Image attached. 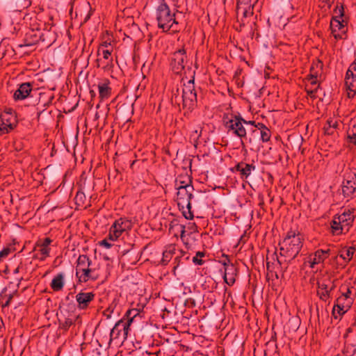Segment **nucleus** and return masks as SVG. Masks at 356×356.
I'll use <instances>...</instances> for the list:
<instances>
[{"label":"nucleus","mask_w":356,"mask_h":356,"mask_svg":"<svg viewBox=\"0 0 356 356\" xmlns=\"http://www.w3.org/2000/svg\"><path fill=\"white\" fill-rule=\"evenodd\" d=\"M178 184L179 185H185L186 184L184 183V181H178Z\"/></svg>","instance_id":"052dcab7"},{"label":"nucleus","mask_w":356,"mask_h":356,"mask_svg":"<svg viewBox=\"0 0 356 356\" xmlns=\"http://www.w3.org/2000/svg\"><path fill=\"white\" fill-rule=\"evenodd\" d=\"M323 130H324L325 134H326V135H333L334 134V130L333 127H332V124L329 120L327 121L326 124L324 126Z\"/></svg>","instance_id":"a19ab883"},{"label":"nucleus","mask_w":356,"mask_h":356,"mask_svg":"<svg viewBox=\"0 0 356 356\" xmlns=\"http://www.w3.org/2000/svg\"><path fill=\"white\" fill-rule=\"evenodd\" d=\"M253 8H254L236 6V14L237 15H238L239 14H242L243 17L244 18H246L253 15Z\"/></svg>","instance_id":"c756f323"},{"label":"nucleus","mask_w":356,"mask_h":356,"mask_svg":"<svg viewBox=\"0 0 356 356\" xmlns=\"http://www.w3.org/2000/svg\"><path fill=\"white\" fill-rule=\"evenodd\" d=\"M131 324V320H129L128 322H125L124 319L118 321L111 331L110 341H111L112 340L118 339L121 332L123 334L124 339H126L129 334Z\"/></svg>","instance_id":"f8f14e48"},{"label":"nucleus","mask_w":356,"mask_h":356,"mask_svg":"<svg viewBox=\"0 0 356 356\" xmlns=\"http://www.w3.org/2000/svg\"><path fill=\"white\" fill-rule=\"evenodd\" d=\"M330 120V123L332 124V127H333L334 130L335 131L337 129L338 126H339L338 122L337 121L333 120Z\"/></svg>","instance_id":"8fccbe9b"},{"label":"nucleus","mask_w":356,"mask_h":356,"mask_svg":"<svg viewBox=\"0 0 356 356\" xmlns=\"http://www.w3.org/2000/svg\"><path fill=\"white\" fill-rule=\"evenodd\" d=\"M256 124L257 123L255 122V121H253V120L252 121V120L247 121L246 120V123H244V126L248 125V124H251L255 127Z\"/></svg>","instance_id":"864d4df0"},{"label":"nucleus","mask_w":356,"mask_h":356,"mask_svg":"<svg viewBox=\"0 0 356 356\" xmlns=\"http://www.w3.org/2000/svg\"><path fill=\"white\" fill-rule=\"evenodd\" d=\"M101 245H104L106 248H110L111 247V244L109 243L106 239L101 241Z\"/></svg>","instance_id":"09e8293b"},{"label":"nucleus","mask_w":356,"mask_h":356,"mask_svg":"<svg viewBox=\"0 0 356 356\" xmlns=\"http://www.w3.org/2000/svg\"><path fill=\"white\" fill-rule=\"evenodd\" d=\"M252 132H253V133H258V131H257V129H254V130L252 131Z\"/></svg>","instance_id":"680f3d73"},{"label":"nucleus","mask_w":356,"mask_h":356,"mask_svg":"<svg viewBox=\"0 0 356 356\" xmlns=\"http://www.w3.org/2000/svg\"><path fill=\"white\" fill-rule=\"evenodd\" d=\"M341 296H350V294L352 293L351 289L346 286H342L341 288Z\"/></svg>","instance_id":"c03bdc74"},{"label":"nucleus","mask_w":356,"mask_h":356,"mask_svg":"<svg viewBox=\"0 0 356 356\" xmlns=\"http://www.w3.org/2000/svg\"><path fill=\"white\" fill-rule=\"evenodd\" d=\"M304 241L303 235L298 230L291 229L279 243L280 257L276 256V258L277 264L284 272L300 252Z\"/></svg>","instance_id":"f257e3e1"},{"label":"nucleus","mask_w":356,"mask_h":356,"mask_svg":"<svg viewBox=\"0 0 356 356\" xmlns=\"http://www.w3.org/2000/svg\"><path fill=\"white\" fill-rule=\"evenodd\" d=\"M356 353V348L352 345L347 343L343 348V353L346 356H353Z\"/></svg>","instance_id":"f704fd0d"},{"label":"nucleus","mask_w":356,"mask_h":356,"mask_svg":"<svg viewBox=\"0 0 356 356\" xmlns=\"http://www.w3.org/2000/svg\"><path fill=\"white\" fill-rule=\"evenodd\" d=\"M92 266V261L86 254H81L76 260V275H78L81 271H83L88 267Z\"/></svg>","instance_id":"5701e85b"},{"label":"nucleus","mask_w":356,"mask_h":356,"mask_svg":"<svg viewBox=\"0 0 356 356\" xmlns=\"http://www.w3.org/2000/svg\"><path fill=\"white\" fill-rule=\"evenodd\" d=\"M185 254H186V252L181 250H179V254L175 257L174 261H173V265H174L173 272H174V273H175V270L180 265V264L181 262V259L183 258V257Z\"/></svg>","instance_id":"2f4dec72"},{"label":"nucleus","mask_w":356,"mask_h":356,"mask_svg":"<svg viewBox=\"0 0 356 356\" xmlns=\"http://www.w3.org/2000/svg\"><path fill=\"white\" fill-rule=\"evenodd\" d=\"M10 252V248H3L1 251H0V259L6 257L9 253Z\"/></svg>","instance_id":"a18cd8bd"},{"label":"nucleus","mask_w":356,"mask_h":356,"mask_svg":"<svg viewBox=\"0 0 356 356\" xmlns=\"http://www.w3.org/2000/svg\"><path fill=\"white\" fill-rule=\"evenodd\" d=\"M175 187L177 190V201L180 210H182L183 216L188 220H192L194 217L191 211V200L193 197V186L191 184L179 185L178 181L175 182Z\"/></svg>","instance_id":"20e7f679"},{"label":"nucleus","mask_w":356,"mask_h":356,"mask_svg":"<svg viewBox=\"0 0 356 356\" xmlns=\"http://www.w3.org/2000/svg\"><path fill=\"white\" fill-rule=\"evenodd\" d=\"M338 222L343 228V233L348 232L351 223L353 221V216L350 213H343L337 216Z\"/></svg>","instance_id":"b1692460"},{"label":"nucleus","mask_w":356,"mask_h":356,"mask_svg":"<svg viewBox=\"0 0 356 356\" xmlns=\"http://www.w3.org/2000/svg\"><path fill=\"white\" fill-rule=\"evenodd\" d=\"M158 27L163 32L172 30L173 32L178 31V22L175 18V12L171 11L169 6L165 0H161L156 10Z\"/></svg>","instance_id":"7ed1b4c3"},{"label":"nucleus","mask_w":356,"mask_h":356,"mask_svg":"<svg viewBox=\"0 0 356 356\" xmlns=\"http://www.w3.org/2000/svg\"><path fill=\"white\" fill-rule=\"evenodd\" d=\"M222 122L227 134L241 140L242 147H244L248 142L252 143L251 138L248 139L246 129L244 127L246 120L240 113H224Z\"/></svg>","instance_id":"f03ea898"},{"label":"nucleus","mask_w":356,"mask_h":356,"mask_svg":"<svg viewBox=\"0 0 356 356\" xmlns=\"http://www.w3.org/2000/svg\"><path fill=\"white\" fill-rule=\"evenodd\" d=\"M256 169V166L251 163H247L243 161H241L235 165L231 170L233 172H239L241 179H246L251 175L252 172Z\"/></svg>","instance_id":"a211bd4d"},{"label":"nucleus","mask_w":356,"mask_h":356,"mask_svg":"<svg viewBox=\"0 0 356 356\" xmlns=\"http://www.w3.org/2000/svg\"><path fill=\"white\" fill-rule=\"evenodd\" d=\"M104 259L108 260V257H105Z\"/></svg>","instance_id":"0e129e2a"},{"label":"nucleus","mask_w":356,"mask_h":356,"mask_svg":"<svg viewBox=\"0 0 356 356\" xmlns=\"http://www.w3.org/2000/svg\"><path fill=\"white\" fill-rule=\"evenodd\" d=\"M318 288L317 294L320 299L325 302L327 301L330 297V293L332 290L333 287H329V286L323 281L318 282Z\"/></svg>","instance_id":"393cba45"},{"label":"nucleus","mask_w":356,"mask_h":356,"mask_svg":"<svg viewBox=\"0 0 356 356\" xmlns=\"http://www.w3.org/2000/svg\"><path fill=\"white\" fill-rule=\"evenodd\" d=\"M355 250V247H349L343 249L341 252L340 257H342L343 260L349 261L353 258Z\"/></svg>","instance_id":"c85d7f7f"},{"label":"nucleus","mask_w":356,"mask_h":356,"mask_svg":"<svg viewBox=\"0 0 356 356\" xmlns=\"http://www.w3.org/2000/svg\"><path fill=\"white\" fill-rule=\"evenodd\" d=\"M260 135H261V140H262V142L266 143V142L269 141L270 139L271 132H270V129H268L265 131H260Z\"/></svg>","instance_id":"58836bf2"},{"label":"nucleus","mask_w":356,"mask_h":356,"mask_svg":"<svg viewBox=\"0 0 356 356\" xmlns=\"http://www.w3.org/2000/svg\"><path fill=\"white\" fill-rule=\"evenodd\" d=\"M257 0H238L236 6H241L245 8H254V6Z\"/></svg>","instance_id":"473e14b6"},{"label":"nucleus","mask_w":356,"mask_h":356,"mask_svg":"<svg viewBox=\"0 0 356 356\" xmlns=\"http://www.w3.org/2000/svg\"><path fill=\"white\" fill-rule=\"evenodd\" d=\"M176 253V248L175 245H170L165 248L163 252V257L161 264L163 266L167 265L172 259L173 255Z\"/></svg>","instance_id":"a878e982"},{"label":"nucleus","mask_w":356,"mask_h":356,"mask_svg":"<svg viewBox=\"0 0 356 356\" xmlns=\"http://www.w3.org/2000/svg\"><path fill=\"white\" fill-rule=\"evenodd\" d=\"M95 294L93 292L80 291L76 295L77 308L80 310L87 309L94 301Z\"/></svg>","instance_id":"f3484780"},{"label":"nucleus","mask_w":356,"mask_h":356,"mask_svg":"<svg viewBox=\"0 0 356 356\" xmlns=\"http://www.w3.org/2000/svg\"><path fill=\"white\" fill-rule=\"evenodd\" d=\"M170 1L174 3L175 6H176L175 10H176V12H177L178 11L177 8H178L179 6H177V3L178 2V0H170Z\"/></svg>","instance_id":"5fc2aeb1"},{"label":"nucleus","mask_w":356,"mask_h":356,"mask_svg":"<svg viewBox=\"0 0 356 356\" xmlns=\"http://www.w3.org/2000/svg\"><path fill=\"white\" fill-rule=\"evenodd\" d=\"M334 0H323V2L327 5L329 8L333 4Z\"/></svg>","instance_id":"3c124183"},{"label":"nucleus","mask_w":356,"mask_h":356,"mask_svg":"<svg viewBox=\"0 0 356 356\" xmlns=\"http://www.w3.org/2000/svg\"><path fill=\"white\" fill-rule=\"evenodd\" d=\"M345 84L349 91L348 97H353L356 93V77L346 74Z\"/></svg>","instance_id":"bb28decb"},{"label":"nucleus","mask_w":356,"mask_h":356,"mask_svg":"<svg viewBox=\"0 0 356 356\" xmlns=\"http://www.w3.org/2000/svg\"><path fill=\"white\" fill-rule=\"evenodd\" d=\"M266 268H267V270H270V264L269 261H267L266 263Z\"/></svg>","instance_id":"13d9d810"},{"label":"nucleus","mask_w":356,"mask_h":356,"mask_svg":"<svg viewBox=\"0 0 356 356\" xmlns=\"http://www.w3.org/2000/svg\"><path fill=\"white\" fill-rule=\"evenodd\" d=\"M33 88V83L26 82L20 84L13 95L15 100H24L31 95Z\"/></svg>","instance_id":"aec40b11"},{"label":"nucleus","mask_w":356,"mask_h":356,"mask_svg":"<svg viewBox=\"0 0 356 356\" xmlns=\"http://www.w3.org/2000/svg\"><path fill=\"white\" fill-rule=\"evenodd\" d=\"M186 51L184 48L175 51L171 57L170 67L175 74H180L187 63Z\"/></svg>","instance_id":"6e6552de"},{"label":"nucleus","mask_w":356,"mask_h":356,"mask_svg":"<svg viewBox=\"0 0 356 356\" xmlns=\"http://www.w3.org/2000/svg\"><path fill=\"white\" fill-rule=\"evenodd\" d=\"M19 267L18 266L17 268H16L14 270L13 273H14L15 274H16V273H19Z\"/></svg>","instance_id":"bf43d9fd"},{"label":"nucleus","mask_w":356,"mask_h":356,"mask_svg":"<svg viewBox=\"0 0 356 356\" xmlns=\"http://www.w3.org/2000/svg\"><path fill=\"white\" fill-rule=\"evenodd\" d=\"M64 284V276L63 273H58L53 278L50 286L54 291H59L63 289Z\"/></svg>","instance_id":"cd10ccee"},{"label":"nucleus","mask_w":356,"mask_h":356,"mask_svg":"<svg viewBox=\"0 0 356 356\" xmlns=\"http://www.w3.org/2000/svg\"><path fill=\"white\" fill-rule=\"evenodd\" d=\"M110 81L108 79H105L103 83L98 84V91L99 98L102 100L108 99L111 95V88L109 86Z\"/></svg>","instance_id":"4be33fe9"},{"label":"nucleus","mask_w":356,"mask_h":356,"mask_svg":"<svg viewBox=\"0 0 356 356\" xmlns=\"http://www.w3.org/2000/svg\"><path fill=\"white\" fill-rule=\"evenodd\" d=\"M52 241L49 238L38 239L35 244L34 250L38 252L35 257L40 261H44L49 256L51 248L49 245Z\"/></svg>","instance_id":"4468645a"},{"label":"nucleus","mask_w":356,"mask_h":356,"mask_svg":"<svg viewBox=\"0 0 356 356\" xmlns=\"http://www.w3.org/2000/svg\"><path fill=\"white\" fill-rule=\"evenodd\" d=\"M346 74L348 76H353L356 77V63H353L349 66L346 72Z\"/></svg>","instance_id":"79ce46f5"},{"label":"nucleus","mask_w":356,"mask_h":356,"mask_svg":"<svg viewBox=\"0 0 356 356\" xmlns=\"http://www.w3.org/2000/svg\"><path fill=\"white\" fill-rule=\"evenodd\" d=\"M316 92V90H310V91H307V94L309 95H310L311 97H314V92Z\"/></svg>","instance_id":"4d7b16f0"},{"label":"nucleus","mask_w":356,"mask_h":356,"mask_svg":"<svg viewBox=\"0 0 356 356\" xmlns=\"http://www.w3.org/2000/svg\"><path fill=\"white\" fill-rule=\"evenodd\" d=\"M353 302V299L350 296H340L335 301V303L332 309V314L335 318H337L336 313L339 316L346 313L350 308Z\"/></svg>","instance_id":"9b49d317"},{"label":"nucleus","mask_w":356,"mask_h":356,"mask_svg":"<svg viewBox=\"0 0 356 356\" xmlns=\"http://www.w3.org/2000/svg\"><path fill=\"white\" fill-rule=\"evenodd\" d=\"M356 191V172L347 173L342 183V193L346 197H351Z\"/></svg>","instance_id":"ddd939ff"},{"label":"nucleus","mask_w":356,"mask_h":356,"mask_svg":"<svg viewBox=\"0 0 356 356\" xmlns=\"http://www.w3.org/2000/svg\"><path fill=\"white\" fill-rule=\"evenodd\" d=\"M205 252H197L195 257L193 258V262L195 265L201 266L204 264V261L201 259L202 257H204Z\"/></svg>","instance_id":"72a5a7b5"},{"label":"nucleus","mask_w":356,"mask_h":356,"mask_svg":"<svg viewBox=\"0 0 356 356\" xmlns=\"http://www.w3.org/2000/svg\"><path fill=\"white\" fill-rule=\"evenodd\" d=\"M51 102V99H49L47 102H42V97H40L39 102L37 104V110L38 111V114L40 115L45 110V107L48 106Z\"/></svg>","instance_id":"e433bc0d"},{"label":"nucleus","mask_w":356,"mask_h":356,"mask_svg":"<svg viewBox=\"0 0 356 356\" xmlns=\"http://www.w3.org/2000/svg\"><path fill=\"white\" fill-rule=\"evenodd\" d=\"M73 323V319L70 318H66L63 322L60 323V327L65 330H67Z\"/></svg>","instance_id":"ea45409f"},{"label":"nucleus","mask_w":356,"mask_h":356,"mask_svg":"<svg viewBox=\"0 0 356 356\" xmlns=\"http://www.w3.org/2000/svg\"><path fill=\"white\" fill-rule=\"evenodd\" d=\"M184 233V227H183L182 229V231H181V235Z\"/></svg>","instance_id":"e2e57ef3"},{"label":"nucleus","mask_w":356,"mask_h":356,"mask_svg":"<svg viewBox=\"0 0 356 356\" xmlns=\"http://www.w3.org/2000/svg\"><path fill=\"white\" fill-rule=\"evenodd\" d=\"M79 282L86 283L90 280L95 281L100 277L99 268L97 267H93L92 265L90 266L83 271H81L78 275H76Z\"/></svg>","instance_id":"dca6fc26"},{"label":"nucleus","mask_w":356,"mask_h":356,"mask_svg":"<svg viewBox=\"0 0 356 356\" xmlns=\"http://www.w3.org/2000/svg\"><path fill=\"white\" fill-rule=\"evenodd\" d=\"M255 128H257L260 131H263L268 129L264 124L261 122L257 123Z\"/></svg>","instance_id":"49530a36"},{"label":"nucleus","mask_w":356,"mask_h":356,"mask_svg":"<svg viewBox=\"0 0 356 356\" xmlns=\"http://www.w3.org/2000/svg\"><path fill=\"white\" fill-rule=\"evenodd\" d=\"M316 79H317V76L316 75H312L311 83L312 84H316Z\"/></svg>","instance_id":"603ef678"},{"label":"nucleus","mask_w":356,"mask_h":356,"mask_svg":"<svg viewBox=\"0 0 356 356\" xmlns=\"http://www.w3.org/2000/svg\"><path fill=\"white\" fill-rule=\"evenodd\" d=\"M334 16L332 17L330 22V29L332 30V33L333 34L335 39H341V35L339 33H337V32L341 31L344 33L345 31L343 30V29L347 24L346 20L343 19V6L341 5L340 7L337 6V8L334 10Z\"/></svg>","instance_id":"0eeeda50"},{"label":"nucleus","mask_w":356,"mask_h":356,"mask_svg":"<svg viewBox=\"0 0 356 356\" xmlns=\"http://www.w3.org/2000/svg\"><path fill=\"white\" fill-rule=\"evenodd\" d=\"M330 250H317L314 253L311 254L306 259L305 263H308L311 268H314L315 265L323 263L330 255Z\"/></svg>","instance_id":"2eb2a0df"},{"label":"nucleus","mask_w":356,"mask_h":356,"mask_svg":"<svg viewBox=\"0 0 356 356\" xmlns=\"http://www.w3.org/2000/svg\"><path fill=\"white\" fill-rule=\"evenodd\" d=\"M137 315L136 310L135 309H128L124 317L122 319H124L125 322H128L129 320H131V323L134 321V317Z\"/></svg>","instance_id":"c9c22d12"},{"label":"nucleus","mask_w":356,"mask_h":356,"mask_svg":"<svg viewBox=\"0 0 356 356\" xmlns=\"http://www.w3.org/2000/svg\"><path fill=\"white\" fill-rule=\"evenodd\" d=\"M86 198L84 193L78 191L74 198L75 202L79 206L83 205L85 202Z\"/></svg>","instance_id":"4c0bfd02"},{"label":"nucleus","mask_w":356,"mask_h":356,"mask_svg":"<svg viewBox=\"0 0 356 356\" xmlns=\"http://www.w3.org/2000/svg\"><path fill=\"white\" fill-rule=\"evenodd\" d=\"M110 44V43H107L106 42L102 43L101 46L99 47L97 51V56H100L101 52H102V49H104V47H107L108 45Z\"/></svg>","instance_id":"de8ad7c7"},{"label":"nucleus","mask_w":356,"mask_h":356,"mask_svg":"<svg viewBox=\"0 0 356 356\" xmlns=\"http://www.w3.org/2000/svg\"><path fill=\"white\" fill-rule=\"evenodd\" d=\"M102 58H97V66L99 67L102 66L104 71H111L113 67V60L111 56V51L108 49H102Z\"/></svg>","instance_id":"6ab92c4d"},{"label":"nucleus","mask_w":356,"mask_h":356,"mask_svg":"<svg viewBox=\"0 0 356 356\" xmlns=\"http://www.w3.org/2000/svg\"><path fill=\"white\" fill-rule=\"evenodd\" d=\"M132 227L133 223L131 220L120 218L115 220L110 227L108 238L111 241H115L124 232L130 231Z\"/></svg>","instance_id":"423d86ee"},{"label":"nucleus","mask_w":356,"mask_h":356,"mask_svg":"<svg viewBox=\"0 0 356 356\" xmlns=\"http://www.w3.org/2000/svg\"><path fill=\"white\" fill-rule=\"evenodd\" d=\"M12 296H10L7 301L5 302V306H8L10 304V300H12Z\"/></svg>","instance_id":"6e6d98bb"},{"label":"nucleus","mask_w":356,"mask_h":356,"mask_svg":"<svg viewBox=\"0 0 356 356\" xmlns=\"http://www.w3.org/2000/svg\"><path fill=\"white\" fill-rule=\"evenodd\" d=\"M44 35L40 32H35L34 31H31L30 32L26 34V37L24 39V46L30 47L33 46L40 41H44Z\"/></svg>","instance_id":"412c9836"},{"label":"nucleus","mask_w":356,"mask_h":356,"mask_svg":"<svg viewBox=\"0 0 356 356\" xmlns=\"http://www.w3.org/2000/svg\"><path fill=\"white\" fill-rule=\"evenodd\" d=\"M348 140L349 143L356 145V134L353 131L352 133H348Z\"/></svg>","instance_id":"37998d69"},{"label":"nucleus","mask_w":356,"mask_h":356,"mask_svg":"<svg viewBox=\"0 0 356 356\" xmlns=\"http://www.w3.org/2000/svg\"><path fill=\"white\" fill-rule=\"evenodd\" d=\"M222 257H225V259L221 261L220 263L223 265L225 269L223 279L227 284L232 286L236 281L237 269L231 262L227 255L222 254Z\"/></svg>","instance_id":"9d476101"},{"label":"nucleus","mask_w":356,"mask_h":356,"mask_svg":"<svg viewBox=\"0 0 356 356\" xmlns=\"http://www.w3.org/2000/svg\"><path fill=\"white\" fill-rule=\"evenodd\" d=\"M17 124L16 115L13 109L9 108L0 115V131L8 133Z\"/></svg>","instance_id":"1a4fd4ad"},{"label":"nucleus","mask_w":356,"mask_h":356,"mask_svg":"<svg viewBox=\"0 0 356 356\" xmlns=\"http://www.w3.org/2000/svg\"><path fill=\"white\" fill-rule=\"evenodd\" d=\"M331 227L332 232L334 234H340L343 233V228L341 227L340 223L338 222V218L337 216H334L332 222H331Z\"/></svg>","instance_id":"7c9ffc66"},{"label":"nucleus","mask_w":356,"mask_h":356,"mask_svg":"<svg viewBox=\"0 0 356 356\" xmlns=\"http://www.w3.org/2000/svg\"><path fill=\"white\" fill-rule=\"evenodd\" d=\"M174 100L178 105H180L181 102L183 109L188 111H193L197 104V93L194 80H189L184 84L181 95H179V89H177V94L174 95Z\"/></svg>","instance_id":"39448f33"}]
</instances>
